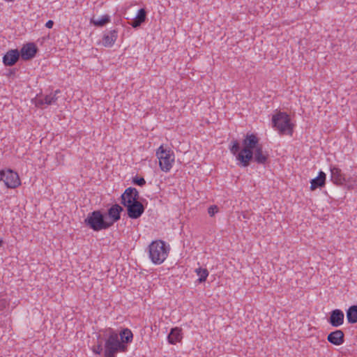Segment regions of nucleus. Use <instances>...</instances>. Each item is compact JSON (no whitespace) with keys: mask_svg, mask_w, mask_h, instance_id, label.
Returning a JSON list of instances; mask_svg holds the SVG:
<instances>
[{"mask_svg":"<svg viewBox=\"0 0 357 357\" xmlns=\"http://www.w3.org/2000/svg\"><path fill=\"white\" fill-rule=\"evenodd\" d=\"M139 192L135 188H127L121 196V204L124 206L138 201Z\"/></svg>","mask_w":357,"mask_h":357,"instance_id":"8","label":"nucleus"},{"mask_svg":"<svg viewBox=\"0 0 357 357\" xmlns=\"http://www.w3.org/2000/svg\"><path fill=\"white\" fill-rule=\"evenodd\" d=\"M356 185H357V179L354 181Z\"/></svg>","mask_w":357,"mask_h":357,"instance_id":"31","label":"nucleus"},{"mask_svg":"<svg viewBox=\"0 0 357 357\" xmlns=\"http://www.w3.org/2000/svg\"><path fill=\"white\" fill-rule=\"evenodd\" d=\"M326 174L324 172L320 171L319 172L318 176L316 178H312L310 181L311 190H314L318 188H321V187L324 186L325 183H326Z\"/></svg>","mask_w":357,"mask_h":357,"instance_id":"20","label":"nucleus"},{"mask_svg":"<svg viewBox=\"0 0 357 357\" xmlns=\"http://www.w3.org/2000/svg\"><path fill=\"white\" fill-rule=\"evenodd\" d=\"M146 18V11L144 8H141L138 10L136 16L131 19L129 24L133 28L139 27L143 22H145Z\"/></svg>","mask_w":357,"mask_h":357,"instance_id":"18","label":"nucleus"},{"mask_svg":"<svg viewBox=\"0 0 357 357\" xmlns=\"http://www.w3.org/2000/svg\"><path fill=\"white\" fill-rule=\"evenodd\" d=\"M272 123L280 135L293 134V124L290 122L289 116L285 113L279 112L272 117Z\"/></svg>","mask_w":357,"mask_h":357,"instance_id":"5","label":"nucleus"},{"mask_svg":"<svg viewBox=\"0 0 357 357\" xmlns=\"http://www.w3.org/2000/svg\"><path fill=\"white\" fill-rule=\"evenodd\" d=\"M2 243H3V240L0 238V247L1 246Z\"/></svg>","mask_w":357,"mask_h":357,"instance_id":"30","label":"nucleus"},{"mask_svg":"<svg viewBox=\"0 0 357 357\" xmlns=\"http://www.w3.org/2000/svg\"><path fill=\"white\" fill-rule=\"evenodd\" d=\"M59 93V91H56L54 93H50L49 95L45 96V97L37 100L36 105L38 107H41L43 105H52L56 102L57 100L56 93Z\"/></svg>","mask_w":357,"mask_h":357,"instance_id":"22","label":"nucleus"},{"mask_svg":"<svg viewBox=\"0 0 357 357\" xmlns=\"http://www.w3.org/2000/svg\"><path fill=\"white\" fill-rule=\"evenodd\" d=\"M240 144L238 142V141L236 140H234L232 142V146L230 148V151L231 152L235 155L236 156L238 155L237 153H240Z\"/></svg>","mask_w":357,"mask_h":357,"instance_id":"26","label":"nucleus"},{"mask_svg":"<svg viewBox=\"0 0 357 357\" xmlns=\"http://www.w3.org/2000/svg\"><path fill=\"white\" fill-rule=\"evenodd\" d=\"M110 22V16L108 15H102L101 17L96 18L95 17L91 19V23L97 26H102Z\"/></svg>","mask_w":357,"mask_h":357,"instance_id":"24","label":"nucleus"},{"mask_svg":"<svg viewBox=\"0 0 357 357\" xmlns=\"http://www.w3.org/2000/svg\"><path fill=\"white\" fill-rule=\"evenodd\" d=\"M123 211V207L120 205L115 204L112 205L107 210V215L109 216V222H112V225L114 222H117L121 218V213Z\"/></svg>","mask_w":357,"mask_h":357,"instance_id":"14","label":"nucleus"},{"mask_svg":"<svg viewBox=\"0 0 357 357\" xmlns=\"http://www.w3.org/2000/svg\"><path fill=\"white\" fill-rule=\"evenodd\" d=\"M20 58V52L17 50H10L3 57V63L6 66L15 65Z\"/></svg>","mask_w":357,"mask_h":357,"instance_id":"13","label":"nucleus"},{"mask_svg":"<svg viewBox=\"0 0 357 357\" xmlns=\"http://www.w3.org/2000/svg\"><path fill=\"white\" fill-rule=\"evenodd\" d=\"M268 153L263 151L262 145L254 151L253 159L258 164L264 165L268 160Z\"/></svg>","mask_w":357,"mask_h":357,"instance_id":"19","label":"nucleus"},{"mask_svg":"<svg viewBox=\"0 0 357 357\" xmlns=\"http://www.w3.org/2000/svg\"><path fill=\"white\" fill-rule=\"evenodd\" d=\"M344 315L341 310L335 309L330 312L329 324L333 327H339L343 324Z\"/></svg>","mask_w":357,"mask_h":357,"instance_id":"11","label":"nucleus"},{"mask_svg":"<svg viewBox=\"0 0 357 357\" xmlns=\"http://www.w3.org/2000/svg\"><path fill=\"white\" fill-rule=\"evenodd\" d=\"M96 354H103V357H116L119 353H125L126 349L119 342V333L108 328L102 335H98L97 342L91 348Z\"/></svg>","mask_w":357,"mask_h":357,"instance_id":"1","label":"nucleus"},{"mask_svg":"<svg viewBox=\"0 0 357 357\" xmlns=\"http://www.w3.org/2000/svg\"><path fill=\"white\" fill-rule=\"evenodd\" d=\"M38 51L36 45L33 43H29L23 45L20 52L23 60L27 61L33 58Z\"/></svg>","mask_w":357,"mask_h":357,"instance_id":"10","label":"nucleus"},{"mask_svg":"<svg viewBox=\"0 0 357 357\" xmlns=\"http://www.w3.org/2000/svg\"><path fill=\"white\" fill-rule=\"evenodd\" d=\"M119 342L123 344L126 349V352L128 350V344L132 341L133 334L128 328L123 329L119 333Z\"/></svg>","mask_w":357,"mask_h":357,"instance_id":"17","label":"nucleus"},{"mask_svg":"<svg viewBox=\"0 0 357 357\" xmlns=\"http://www.w3.org/2000/svg\"><path fill=\"white\" fill-rule=\"evenodd\" d=\"M132 183L139 186H144L146 184V181L143 177L135 176L132 178Z\"/></svg>","mask_w":357,"mask_h":357,"instance_id":"27","label":"nucleus"},{"mask_svg":"<svg viewBox=\"0 0 357 357\" xmlns=\"http://www.w3.org/2000/svg\"><path fill=\"white\" fill-rule=\"evenodd\" d=\"M54 25V22L52 20H48L45 26L48 29H52Z\"/></svg>","mask_w":357,"mask_h":357,"instance_id":"29","label":"nucleus"},{"mask_svg":"<svg viewBox=\"0 0 357 357\" xmlns=\"http://www.w3.org/2000/svg\"><path fill=\"white\" fill-rule=\"evenodd\" d=\"M2 181L8 188H15L20 185V179L17 172L8 169L0 171V181Z\"/></svg>","mask_w":357,"mask_h":357,"instance_id":"7","label":"nucleus"},{"mask_svg":"<svg viewBox=\"0 0 357 357\" xmlns=\"http://www.w3.org/2000/svg\"><path fill=\"white\" fill-rule=\"evenodd\" d=\"M125 207L127 208L128 217L132 219H137L141 217L145 210L144 205L139 201L126 206Z\"/></svg>","mask_w":357,"mask_h":357,"instance_id":"9","label":"nucleus"},{"mask_svg":"<svg viewBox=\"0 0 357 357\" xmlns=\"http://www.w3.org/2000/svg\"><path fill=\"white\" fill-rule=\"evenodd\" d=\"M331 178L333 183L341 185L346 183L345 175L342 173V170L337 167H331Z\"/></svg>","mask_w":357,"mask_h":357,"instance_id":"12","label":"nucleus"},{"mask_svg":"<svg viewBox=\"0 0 357 357\" xmlns=\"http://www.w3.org/2000/svg\"><path fill=\"white\" fill-rule=\"evenodd\" d=\"M118 37V31L113 29L105 33L102 37V45L105 47H110L113 46Z\"/></svg>","mask_w":357,"mask_h":357,"instance_id":"16","label":"nucleus"},{"mask_svg":"<svg viewBox=\"0 0 357 357\" xmlns=\"http://www.w3.org/2000/svg\"><path fill=\"white\" fill-rule=\"evenodd\" d=\"M84 224L95 231L107 229L112 226V222H109L105 215L99 210L89 213L84 220Z\"/></svg>","mask_w":357,"mask_h":357,"instance_id":"4","label":"nucleus"},{"mask_svg":"<svg viewBox=\"0 0 357 357\" xmlns=\"http://www.w3.org/2000/svg\"><path fill=\"white\" fill-rule=\"evenodd\" d=\"M156 156L159 160V166L162 172H168L174 162V152L169 149H165L161 145L156 151Z\"/></svg>","mask_w":357,"mask_h":357,"instance_id":"6","label":"nucleus"},{"mask_svg":"<svg viewBox=\"0 0 357 357\" xmlns=\"http://www.w3.org/2000/svg\"><path fill=\"white\" fill-rule=\"evenodd\" d=\"M195 273L199 276L198 282L199 283L205 282L207 277L208 276V271L206 268H196Z\"/></svg>","mask_w":357,"mask_h":357,"instance_id":"25","label":"nucleus"},{"mask_svg":"<svg viewBox=\"0 0 357 357\" xmlns=\"http://www.w3.org/2000/svg\"><path fill=\"white\" fill-rule=\"evenodd\" d=\"M356 305L357 306V304Z\"/></svg>","mask_w":357,"mask_h":357,"instance_id":"33","label":"nucleus"},{"mask_svg":"<svg viewBox=\"0 0 357 357\" xmlns=\"http://www.w3.org/2000/svg\"><path fill=\"white\" fill-rule=\"evenodd\" d=\"M344 333L341 330H336L328 335L327 340L330 343L339 346L344 343Z\"/></svg>","mask_w":357,"mask_h":357,"instance_id":"15","label":"nucleus"},{"mask_svg":"<svg viewBox=\"0 0 357 357\" xmlns=\"http://www.w3.org/2000/svg\"><path fill=\"white\" fill-rule=\"evenodd\" d=\"M169 248L162 240L153 241L149 246V256L154 264H161L167 259Z\"/></svg>","mask_w":357,"mask_h":357,"instance_id":"3","label":"nucleus"},{"mask_svg":"<svg viewBox=\"0 0 357 357\" xmlns=\"http://www.w3.org/2000/svg\"><path fill=\"white\" fill-rule=\"evenodd\" d=\"M259 138L255 134L248 133L243 140V148L236 155V159L243 167H248L250 162L253 160L254 151L261 144L259 143Z\"/></svg>","mask_w":357,"mask_h":357,"instance_id":"2","label":"nucleus"},{"mask_svg":"<svg viewBox=\"0 0 357 357\" xmlns=\"http://www.w3.org/2000/svg\"><path fill=\"white\" fill-rule=\"evenodd\" d=\"M182 330L178 327H175L171 329L170 333L167 336V340L169 344H175L182 339Z\"/></svg>","mask_w":357,"mask_h":357,"instance_id":"21","label":"nucleus"},{"mask_svg":"<svg viewBox=\"0 0 357 357\" xmlns=\"http://www.w3.org/2000/svg\"><path fill=\"white\" fill-rule=\"evenodd\" d=\"M347 319L349 324L357 323V306L356 305L350 306L347 310Z\"/></svg>","mask_w":357,"mask_h":357,"instance_id":"23","label":"nucleus"},{"mask_svg":"<svg viewBox=\"0 0 357 357\" xmlns=\"http://www.w3.org/2000/svg\"><path fill=\"white\" fill-rule=\"evenodd\" d=\"M218 212V207L215 205L211 206L208 208V213L210 216H213L215 213Z\"/></svg>","mask_w":357,"mask_h":357,"instance_id":"28","label":"nucleus"},{"mask_svg":"<svg viewBox=\"0 0 357 357\" xmlns=\"http://www.w3.org/2000/svg\"><path fill=\"white\" fill-rule=\"evenodd\" d=\"M342 0H336L337 2H340Z\"/></svg>","mask_w":357,"mask_h":357,"instance_id":"32","label":"nucleus"}]
</instances>
